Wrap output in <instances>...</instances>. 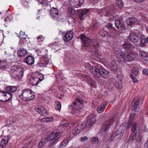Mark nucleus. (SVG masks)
<instances>
[{
	"label": "nucleus",
	"instance_id": "27",
	"mask_svg": "<svg viewBox=\"0 0 148 148\" xmlns=\"http://www.w3.org/2000/svg\"><path fill=\"white\" fill-rule=\"evenodd\" d=\"M107 104L103 103L102 104L99 106L97 109V111L99 113H101L105 109Z\"/></svg>",
	"mask_w": 148,
	"mask_h": 148
},
{
	"label": "nucleus",
	"instance_id": "40",
	"mask_svg": "<svg viewBox=\"0 0 148 148\" xmlns=\"http://www.w3.org/2000/svg\"><path fill=\"white\" fill-rule=\"evenodd\" d=\"M9 139V136H8L4 137L2 139L1 143L4 145L7 144L8 142Z\"/></svg>",
	"mask_w": 148,
	"mask_h": 148
},
{
	"label": "nucleus",
	"instance_id": "37",
	"mask_svg": "<svg viewBox=\"0 0 148 148\" xmlns=\"http://www.w3.org/2000/svg\"><path fill=\"white\" fill-rule=\"evenodd\" d=\"M6 62L5 60L0 61V69L3 70L4 68L7 66Z\"/></svg>",
	"mask_w": 148,
	"mask_h": 148
},
{
	"label": "nucleus",
	"instance_id": "30",
	"mask_svg": "<svg viewBox=\"0 0 148 148\" xmlns=\"http://www.w3.org/2000/svg\"><path fill=\"white\" fill-rule=\"evenodd\" d=\"M99 34L102 37H107L108 36H110L109 34L105 29H102L99 32Z\"/></svg>",
	"mask_w": 148,
	"mask_h": 148
},
{
	"label": "nucleus",
	"instance_id": "49",
	"mask_svg": "<svg viewBox=\"0 0 148 148\" xmlns=\"http://www.w3.org/2000/svg\"><path fill=\"white\" fill-rule=\"evenodd\" d=\"M85 66L86 68H87L88 69H90V71L92 73V70H91L93 68L92 67H96L94 66H91L90 64L88 63H86L85 64Z\"/></svg>",
	"mask_w": 148,
	"mask_h": 148
},
{
	"label": "nucleus",
	"instance_id": "28",
	"mask_svg": "<svg viewBox=\"0 0 148 148\" xmlns=\"http://www.w3.org/2000/svg\"><path fill=\"white\" fill-rule=\"evenodd\" d=\"M17 87L15 86H6L5 88V90L7 92H15L17 90Z\"/></svg>",
	"mask_w": 148,
	"mask_h": 148
},
{
	"label": "nucleus",
	"instance_id": "62",
	"mask_svg": "<svg viewBox=\"0 0 148 148\" xmlns=\"http://www.w3.org/2000/svg\"><path fill=\"white\" fill-rule=\"evenodd\" d=\"M144 60L148 62V54H147L146 56L145 57Z\"/></svg>",
	"mask_w": 148,
	"mask_h": 148
},
{
	"label": "nucleus",
	"instance_id": "18",
	"mask_svg": "<svg viewBox=\"0 0 148 148\" xmlns=\"http://www.w3.org/2000/svg\"><path fill=\"white\" fill-rule=\"evenodd\" d=\"M62 34L64 40L68 42L72 39L73 36V32L70 31L63 33Z\"/></svg>",
	"mask_w": 148,
	"mask_h": 148
},
{
	"label": "nucleus",
	"instance_id": "44",
	"mask_svg": "<svg viewBox=\"0 0 148 148\" xmlns=\"http://www.w3.org/2000/svg\"><path fill=\"white\" fill-rule=\"evenodd\" d=\"M9 56V59L12 62H15V60H16V56L14 53H13L12 54H10L8 55Z\"/></svg>",
	"mask_w": 148,
	"mask_h": 148
},
{
	"label": "nucleus",
	"instance_id": "34",
	"mask_svg": "<svg viewBox=\"0 0 148 148\" xmlns=\"http://www.w3.org/2000/svg\"><path fill=\"white\" fill-rule=\"evenodd\" d=\"M135 113H132L131 114L127 128H129L130 125L132 123H133V122L134 121H133L134 119L135 118Z\"/></svg>",
	"mask_w": 148,
	"mask_h": 148
},
{
	"label": "nucleus",
	"instance_id": "16",
	"mask_svg": "<svg viewBox=\"0 0 148 148\" xmlns=\"http://www.w3.org/2000/svg\"><path fill=\"white\" fill-rule=\"evenodd\" d=\"M83 1V0H70V3L72 7L78 8L82 4Z\"/></svg>",
	"mask_w": 148,
	"mask_h": 148
},
{
	"label": "nucleus",
	"instance_id": "54",
	"mask_svg": "<svg viewBox=\"0 0 148 148\" xmlns=\"http://www.w3.org/2000/svg\"><path fill=\"white\" fill-rule=\"evenodd\" d=\"M38 1L43 5L45 6L47 5V3L45 2V0H38Z\"/></svg>",
	"mask_w": 148,
	"mask_h": 148
},
{
	"label": "nucleus",
	"instance_id": "33",
	"mask_svg": "<svg viewBox=\"0 0 148 148\" xmlns=\"http://www.w3.org/2000/svg\"><path fill=\"white\" fill-rule=\"evenodd\" d=\"M96 116L93 113L91 114L87 118V120L95 123V121Z\"/></svg>",
	"mask_w": 148,
	"mask_h": 148
},
{
	"label": "nucleus",
	"instance_id": "47",
	"mask_svg": "<svg viewBox=\"0 0 148 148\" xmlns=\"http://www.w3.org/2000/svg\"><path fill=\"white\" fill-rule=\"evenodd\" d=\"M83 77L84 80L86 81L88 83L92 79L90 76L86 75H84Z\"/></svg>",
	"mask_w": 148,
	"mask_h": 148
},
{
	"label": "nucleus",
	"instance_id": "36",
	"mask_svg": "<svg viewBox=\"0 0 148 148\" xmlns=\"http://www.w3.org/2000/svg\"><path fill=\"white\" fill-rule=\"evenodd\" d=\"M131 72L132 74L135 76H137L138 74L139 69L136 67L133 68L131 70Z\"/></svg>",
	"mask_w": 148,
	"mask_h": 148
},
{
	"label": "nucleus",
	"instance_id": "10",
	"mask_svg": "<svg viewBox=\"0 0 148 148\" xmlns=\"http://www.w3.org/2000/svg\"><path fill=\"white\" fill-rule=\"evenodd\" d=\"M23 74V73L22 70H15L13 69L11 71L10 75L12 78L18 80L21 78Z\"/></svg>",
	"mask_w": 148,
	"mask_h": 148
},
{
	"label": "nucleus",
	"instance_id": "24",
	"mask_svg": "<svg viewBox=\"0 0 148 148\" xmlns=\"http://www.w3.org/2000/svg\"><path fill=\"white\" fill-rule=\"evenodd\" d=\"M110 70L112 71L116 72L117 70V65L114 61H112L109 65Z\"/></svg>",
	"mask_w": 148,
	"mask_h": 148
},
{
	"label": "nucleus",
	"instance_id": "25",
	"mask_svg": "<svg viewBox=\"0 0 148 148\" xmlns=\"http://www.w3.org/2000/svg\"><path fill=\"white\" fill-rule=\"evenodd\" d=\"M27 50L24 49H20L18 51V56L20 58L25 56L27 54Z\"/></svg>",
	"mask_w": 148,
	"mask_h": 148
},
{
	"label": "nucleus",
	"instance_id": "50",
	"mask_svg": "<svg viewBox=\"0 0 148 148\" xmlns=\"http://www.w3.org/2000/svg\"><path fill=\"white\" fill-rule=\"evenodd\" d=\"M69 141L68 139L64 140L61 144V147H62V146H64H64H66L68 144Z\"/></svg>",
	"mask_w": 148,
	"mask_h": 148
},
{
	"label": "nucleus",
	"instance_id": "46",
	"mask_svg": "<svg viewBox=\"0 0 148 148\" xmlns=\"http://www.w3.org/2000/svg\"><path fill=\"white\" fill-rule=\"evenodd\" d=\"M116 3L118 6L120 8H122L123 6V2L121 0H116Z\"/></svg>",
	"mask_w": 148,
	"mask_h": 148
},
{
	"label": "nucleus",
	"instance_id": "3",
	"mask_svg": "<svg viewBox=\"0 0 148 148\" xmlns=\"http://www.w3.org/2000/svg\"><path fill=\"white\" fill-rule=\"evenodd\" d=\"M131 124L132 133L129 137L128 140L129 141L135 140L138 133L139 132L140 127V125L134 121Z\"/></svg>",
	"mask_w": 148,
	"mask_h": 148
},
{
	"label": "nucleus",
	"instance_id": "9",
	"mask_svg": "<svg viewBox=\"0 0 148 148\" xmlns=\"http://www.w3.org/2000/svg\"><path fill=\"white\" fill-rule=\"evenodd\" d=\"M96 11L101 16L109 17L112 14L114 10L111 7H109L101 9H97Z\"/></svg>",
	"mask_w": 148,
	"mask_h": 148
},
{
	"label": "nucleus",
	"instance_id": "57",
	"mask_svg": "<svg viewBox=\"0 0 148 148\" xmlns=\"http://www.w3.org/2000/svg\"><path fill=\"white\" fill-rule=\"evenodd\" d=\"M46 122H50L51 121H52L53 120V117H46Z\"/></svg>",
	"mask_w": 148,
	"mask_h": 148
},
{
	"label": "nucleus",
	"instance_id": "48",
	"mask_svg": "<svg viewBox=\"0 0 148 148\" xmlns=\"http://www.w3.org/2000/svg\"><path fill=\"white\" fill-rule=\"evenodd\" d=\"M46 140L45 139H42L41 141L38 144V147H39L40 148L44 145L45 144Z\"/></svg>",
	"mask_w": 148,
	"mask_h": 148
},
{
	"label": "nucleus",
	"instance_id": "2",
	"mask_svg": "<svg viewBox=\"0 0 148 148\" xmlns=\"http://www.w3.org/2000/svg\"><path fill=\"white\" fill-rule=\"evenodd\" d=\"M91 70L92 74L97 78H100L101 77L106 78L109 76V72L105 69L100 67L98 66L97 67H92Z\"/></svg>",
	"mask_w": 148,
	"mask_h": 148
},
{
	"label": "nucleus",
	"instance_id": "60",
	"mask_svg": "<svg viewBox=\"0 0 148 148\" xmlns=\"http://www.w3.org/2000/svg\"><path fill=\"white\" fill-rule=\"evenodd\" d=\"M88 139V138L87 136H85L82 137L81 138V140L83 142L85 140H86Z\"/></svg>",
	"mask_w": 148,
	"mask_h": 148
},
{
	"label": "nucleus",
	"instance_id": "21",
	"mask_svg": "<svg viewBox=\"0 0 148 148\" xmlns=\"http://www.w3.org/2000/svg\"><path fill=\"white\" fill-rule=\"evenodd\" d=\"M84 125L83 124H80L75 127L73 130V133L74 135H76L80 133L84 128Z\"/></svg>",
	"mask_w": 148,
	"mask_h": 148
},
{
	"label": "nucleus",
	"instance_id": "29",
	"mask_svg": "<svg viewBox=\"0 0 148 148\" xmlns=\"http://www.w3.org/2000/svg\"><path fill=\"white\" fill-rule=\"evenodd\" d=\"M98 44H97V45H93L91 46V49L92 51L97 56H100V53L97 49V45Z\"/></svg>",
	"mask_w": 148,
	"mask_h": 148
},
{
	"label": "nucleus",
	"instance_id": "22",
	"mask_svg": "<svg viewBox=\"0 0 148 148\" xmlns=\"http://www.w3.org/2000/svg\"><path fill=\"white\" fill-rule=\"evenodd\" d=\"M36 111L42 115L44 116L45 114H48V112L46 109L43 107L39 106L36 108Z\"/></svg>",
	"mask_w": 148,
	"mask_h": 148
},
{
	"label": "nucleus",
	"instance_id": "52",
	"mask_svg": "<svg viewBox=\"0 0 148 148\" xmlns=\"http://www.w3.org/2000/svg\"><path fill=\"white\" fill-rule=\"evenodd\" d=\"M69 11L70 14L72 15H74L75 12V10L72 8H69Z\"/></svg>",
	"mask_w": 148,
	"mask_h": 148
},
{
	"label": "nucleus",
	"instance_id": "19",
	"mask_svg": "<svg viewBox=\"0 0 148 148\" xmlns=\"http://www.w3.org/2000/svg\"><path fill=\"white\" fill-rule=\"evenodd\" d=\"M140 100L138 98H134L132 103L131 109L132 110L135 111L139 106Z\"/></svg>",
	"mask_w": 148,
	"mask_h": 148
},
{
	"label": "nucleus",
	"instance_id": "35",
	"mask_svg": "<svg viewBox=\"0 0 148 148\" xmlns=\"http://www.w3.org/2000/svg\"><path fill=\"white\" fill-rule=\"evenodd\" d=\"M131 46V44L127 42H125L122 45V47L123 49L125 50L130 49Z\"/></svg>",
	"mask_w": 148,
	"mask_h": 148
},
{
	"label": "nucleus",
	"instance_id": "13",
	"mask_svg": "<svg viewBox=\"0 0 148 148\" xmlns=\"http://www.w3.org/2000/svg\"><path fill=\"white\" fill-rule=\"evenodd\" d=\"M127 40L135 44L139 41V38L136 34L132 33L130 34Z\"/></svg>",
	"mask_w": 148,
	"mask_h": 148
},
{
	"label": "nucleus",
	"instance_id": "59",
	"mask_svg": "<svg viewBox=\"0 0 148 148\" xmlns=\"http://www.w3.org/2000/svg\"><path fill=\"white\" fill-rule=\"evenodd\" d=\"M4 69H5V71H7L8 72H10V73H11V71L12 70H13L7 67V66L6 67H5V68H4Z\"/></svg>",
	"mask_w": 148,
	"mask_h": 148
},
{
	"label": "nucleus",
	"instance_id": "12",
	"mask_svg": "<svg viewBox=\"0 0 148 148\" xmlns=\"http://www.w3.org/2000/svg\"><path fill=\"white\" fill-rule=\"evenodd\" d=\"M80 38L82 39V42L84 45L86 47L90 46L91 40L89 38L86 37L83 34H81L80 36Z\"/></svg>",
	"mask_w": 148,
	"mask_h": 148
},
{
	"label": "nucleus",
	"instance_id": "41",
	"mask_svg": "<svg viewBox=\"0 0 148 148\" xmlns=\"http://www.w3.org/2000/svg\"><path fill=\"white\" fill-rule=\"evenodd\" d=\"M94 123H95L93 122H92L91 121L90 122V121H88L87 120L84 127L85 126L86 127L89 128L91 127Z\"/></svg>",
	"mask_w": 148,
	"mask_h": 148
},
{
	"label": "nucleus",
	"instance_id": "55",
	"mask_svg": "<svg viewBox=\"0 0 148 148\" xmlns=\"http://www.w3.org/2000/svg\"><path fill=\"white\" fill-rule=\"evenodd\" d=\"M106 27L107 28L110 29L112 28V24L111 23H107L106 25Z\"/></svg>",
	"mask_w": 148,
	"mask_h": 148
},
{
	"label": "nucleus",
	"instance_id": "31",
	"mask_svg": "<svg viewBox=\"0 0 148 148\" xmlns=\"http://www.w3.org/2000/svg\"><path fill=\"white\" fill-rule=\"evenodd\" d=\"M142 138V137L140 135H138L136 138L135 144L138 148L140 145Z\"/></svg>",
	"mask_w": 148,
	"mask_h": 148
},
{
	"label": "nucleus",
	"instance_id": "32",
	"mask_svg": "<svg viewBox=\"0 0 148 148\" xmlns=\"http://www.w3.org/2000/svg\"><path fill=\"white\" fill-rule=\"evenodd\" d=\"M146 42L145 40V37L142 36L140 38V45L142 47H144L146 45Z\"/></svg>",
	"mask_w": 148,
	"mask_h": 148
},
{
	"label": "nucleus",
	"instance_id": "39",
	"mask_svg": "<svg viewBox=\"0 0 148 148\" xmlns=\"http://www.w3.org/2000/svg\"><path fill=\"white\" fill-rule=\"evenodd\" d=\"M90 85L91 87L95 88L96 87V83L95 80L92 79L90 82L88 83Z\"/></svg>",
	"mask_w": 148,
	"mask_h": 148
},
{
	"label": "nucleus",
	"instance_id": "26",
	"mask_svg": "<svg viewBox=\"0 0 148 148\" xmlns=\"http://www.w3.org/2000/svg\"><path fill=\"white\" fill-rule=\"evenodd\" d=\"M137 21L136 18L135 17H132L127 20V23L128 25L131 26L135 24Z\"/></svg>",
	"mask_w": 148,
	"mask_h": 148
},
{
	"label": "nucleus",
	"instance_id": "51",
	"mask_svg": "<svg viewBox=\"0 0 148 148\" xmlns=\"http://www.w3.org/2000/svg\"><path fill=\"white\" fill-rule=\"evenodd\" d=\"M92 143L94 144L97 143L99 142L98 138L97 137H94L91 140Z\"/></svg>",
	"mask_w": 148,
	"mask_h": 148
},
{
	"label": "nucleus",
	"instance_id": "38",
	"mask_svg": "<svg viewBox=\"0 0 148 148\" xmlns=\"http://www.w3.org/2000/svg\"><path fill=\"white\" fill-rule=\"evenodd\" d=\"M99 23L97 22H95L92 24L90 28L93 31L97 30L98 27Z\"/></svg>",
	"mask_w": 148,
	"mask_h": 148
},
{
	"label": "nucleus",
	"instance_id": "64",
	"mask_svg": "<svg viewBox=\"0 0 148 148\" xmlns=\"http://www.w3.org/2000/svg\"><path fill=\"white\" fill-rule=\"evenodd\" d=\"M145 148H148V140L145 144Z\"/></svg>",
	"mask_w": 148,
	"mask_h": 148
},
{
	"label": "nucleus",
	"instance_id": "45",
	"mask_svg": "<svg viewBox=\"0 0 148 148\" xmlns=\"http://www.w3.org/2000/svg\"><path fill=\"white\" fill-rule=\"evenodd\" d=\"M55 109L58 110H59L61 109V105L60 102L57 101L56 103Z\"/></svg>",
	"mask_w": 148,
	"mask_h": 148
},
{
	"label": "nucleus",
	"instance_id": "7",
	"mask_svg": "<svg viewBox=\"0 0 148 148\" xmlns=\"http://www.w3.org/2000/svg\"><path fill=\"white\" fill-rule=\"evenodd\" d=\"M44 78L43 75L39 73H34L32 76L30 83L33 86H36L39 82L42 81Z\"/></svg>",
	"mask_w": 148,
	"mask_h": 148
},
{
	"label": "nucleus",
	"instance_id": "11",
	"mask_svg": "<svg viewBox=\"0 0 148 148\" xmlns=\"http://www.w3.org/2000/svg\"><path fill=\"white\" fill-rule=\"evenodd\" d=\"M124 133V129L117 130L113 132L111 135L110 138L112 139L113 138H118L122 136Z\"/></svg>",
	"mask_w": 148,
	"mask_h": 148
},
{
	"label": "nucleus",
	"instance_id": "15",
	"mask_svg": "<svg viewBox=\"0 0 148 148\" xmlns=\"http://www.w3.org/2000/svg\"><path fill=\"white\" fill-rule=\"evenodd\" d=\"M89 9H82L78 10L77 13L79 18L81 20L84 19V17L88 13Z\"/></svg>",
	"mask_w": 148,
	"mask_h": 148
},
{
	"label": "nucleus",
	"instance_id": "20",
	"mask_svg": "<svg viewBox=\"0 0 148 148\" xmlns=\"http://www.w3.org/2000/svg\"><path fill=\"white\" fill-rule=\"evenodd\" d=\"M115 26L118 29L123 30L125 29V26L123 22L119 20L116 19L115 21Z\"/></svg>",
	"mask_w": 148,
	"mask_h": 148
},
{
	"label": "nucleus",
	"instance_id": "43",
	"mask_svg": "<svg viewBox=\"0 0 148 148\" xmlns=\"http://www.w3.org/2000/svg\"><path fill=\"white\" fill-rule=\"evenodd\" d=\"M147 54H148V53L144 51H141L139 53L140 56L143 60L145 59V57L146 56Z\"/></svg>",
	"mask_w": 148,
	"mask_h": 148
},
{
	"label": "nucleus",
	"instance_id": "8",
	"mask_svg": "<svg viewBox=\"0 0 148 148\" xmlns=\"http://www.w3.org/2000/svg\"><path fill=\"white\" fill-rule=\"evenodd\" d=\"M59 132L57 130H54L51 132L50 136L47 137L45 140L50 142L51 144L56 143L59 138Z\"/></svg>",
	"mask_w": 148,
	"mask_h": 148
},
{
	"label": "nucleus",
	"instance_id": "23",
	"mask_svg": "<svg viewBox=\"0 0 148 148\" xmlns=\"http://www.w3.org/2000/svg\"><path fill=\"white\" fill-rule=\"evenodd\" d=\"M24 61L28 64L32 65L34 63V59L32 56H29L25 59Z\"/></svg>",
	"mask_w": 148,
	"mask_h": 148
},
{
	"label": "nucleus",
	"instance_id": "4",
	"mask_svg": "<svg viewBox=\"0 0 148 148\" xmlns=\"http://www.w3.org/2000/svg\"><path fill=\"white\" fill-rule=\"evenodd\" d=\"M19 97L21 99L27 101L34 99L35 95L31 90L26 88L23 90V93L19 95Z\"/></svg>",
	"mask_w": 148,
	"mask_h": 148
},
{
	"label": "nucleus",
	"instance_id": "58",
	"mask_svg": "<svg viewBox=\"0 0 148 148\" xmlns=\"http://www.w3.org/2000/svg\"><path fill=\"white\" fill-rule=\"evenodd\" d=\"M61 126L63 127H68L69 126V123H62Z\"/></svg>",
	"mask_w": 148,
	"mask_h": 148
},
{
	"label": "nucleus",
	"instance_id": "53",
	"mask_svg": "<svg viewBox=\"0 0 148 148\" xmlns=\"http://www.w3.org/2000/svg\"><path fill=\"white\" fill-rule=\"evenodd\" d=\"M130 78L132 79L133 82L135 83L138 82V80L137 79L134 77L132 74H131L130 75Z\"/></svg>",
	"mask_w": 148,
	"mask_h": 148
},
{
	"label": "nucleus",
	"instance_id": "1",
	"mask_svg": "<svg viewBox=\"0 0 148 148\" xmlns=\"http://www.w3.org/2000/svg\"><path fill=\"white\" fill-rule=\"evenodd\" d=\"M85 102L81 97H79L76 98L72 103L69 106V109L71 110L72 114L80 113V110L83 107L84 103Z\"/></svg>",
	"mask_w": 148,
	"mask_h": 148
},
{
	"label": "nucleus",
	"instance_id": "6",
	"mask_svg": "<svg viewBox=\"0 0 148 148\" xmlns=\"http://www.w3.org/2000/svg\"><path fill=\"white\" fill-rule=\"evenodd\" d=\"M114 121V118L113 117L110 118L107 121H106L101 126V134L104 135L106 134Z\"/></svg>",
	"mask_w": 148,
	"mask_h": 148
},
{
	"label": "nucleus",
	"instance_id": "5",
	"mask_svg": "<svg viewBox=\"0 0 148 148\" xmlns=\"http://www.w3.org/2000/svg\"><path fill=\"white\" fill-rule=\"evenodd\" d=\"M119 49H118L117 50ZM116 52V54H118V56L121 58H122L125 60H126L128 61H131L134 60L136 57V56L134 53L132 52H127L125 54L121 52H120L119 51H117Z\"/></svg>",
	"mask_w": 148,
	"mask_h": 148
},
{
	"label": "nucleus",
	"instance_id": "42",
	"mask_svg": "<svg viewBox=\"0 0 148 148\" xmlns=\"http://www.w3.org/2000/svg\"><path fill=\"white\" fill-rule=\"evenodd\" d=\"M27 36L25 34V32L22 31H21L20 33V34L18 37L20 39H25L27 37Z\"/></svg>",
	"mask_w": 148,
	"mask_h": 148
},
{
	"label": "nucleus",
	"instance_id": "17",
	"mask_svg": "<svg viewBox=\"0 0 148 148\" xmlns=\"http://www.w3.org/2000/svg\"><path fill=\"white\" fill-rule=\"evenodd\" d=\"M51 17L54 20H57L59 14L58 10L56 8H52L50 11Z\"/></svg>",
	"mask_w": 148,
	"mask_h": 148
},
{
	"label": "nucleus",
	"instance_id": "56",
	"mask_svg": "<svg viewBox=\"0 0 148 148\" xmlns=\"http://www.w3.org/2000/svg\"><path fill=\"white\" fill-rule=\"evenodd\" d=\"M143 73L146 75H148V70L147 69H144L143 71Z\"/></svg>",
	"mask_w": 148,
	"mask_h": 148
},
{
	"label": "nucleus",
	"instance_id": "14",
	"mask_svg": "<svg viewBox=\"0 0 148 148\" xmlns=\"http://www.w3.org/2000/svg\"><path fill=\"white\" fill-rule=\"evenodd\" d=\"M2 102L8 101L11 99L12 97V94L10 92H7L2 91Z\"/></svg>",
	"mask_w": 148,
	"mask_h": 148
},
{
	"label": "nucleus",
	"instance_id": "61",
	"mask_svg": "<svg viewBox=\"0 0 148 148\" xmlns=\"http://www.w3.org/2000/svg\"><path fill=\"white\" fill-rule=\"evenodd\" d=\"M2 91L1 90L0 91V101H2L3 98V97H2Z\"/></svg>",
	"mask_w": 148,
	"mask_h": 148
},
{
	"label": "nucleus",
	"instance_id": "63",
	"mask_svg": "<svg viewBox=\"0 0 148 148\" xmlns=\"http://www.w3.org/2000/svg\"><path fill=\"white\" fill-rule=\"evenodd\" d=\"M46 117L42 118L41 119V122H46Z\"/></svg>",
	"mask_w": 148,
	"mask_h": 148
}]
</instances>
